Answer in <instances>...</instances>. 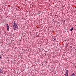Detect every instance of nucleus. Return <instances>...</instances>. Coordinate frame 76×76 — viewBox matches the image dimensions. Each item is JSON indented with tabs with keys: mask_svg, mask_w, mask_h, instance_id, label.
I'll return each mask as SVG.
<instances>
[{
	"mask_svg": "<svg viewBox=\"0 0 76 76\" xmlns=\"http://www.w3.org/2000/svg\"><path fill=\"white\" fill-rule=\"evenodd\" d=\"M14 25L13 26V29L15 30H16L18 29V25L15 22L13 23Z\"/></svg>",
	"mask_w": 76,
	"mask_h": 76,
	"instance_id": "f257e3e1",
	"label": "nucleus"
},
{
	"mask_svg": "<svg viewBox=\"0 0 76 76\" xmlns=\"http://www.w3.org/2000/svg\"><path fill=\"white\" fill-rule=\"evenodd\" d=\"M68 70L66 69V73L65 74V76H68Z\"/></svg>",
	"mask_w": 76,
	"mask_h": 76,
	"instance_id": "f03ea898",
	"label": "nucleus"
},
{
	"mask_svg": "<svg viewBox=\"0 0 76 76\" xmlns=\"http://www.w3.org/2000/svg\"><path fill=\"white\" fill-rule=\"evenodd\" d=\"M7 31H9V25H8V24H7Z\"/></svg>",
	"mask_w": 76,
	"mask_h": 76,
	"instance_id": "7ed1b4c3",
	"label": "nucleus"
},
{
	"mask_svg": "<svg viewBox=\"0 0 76 76\" xmlns=\"http://www.w3.org/2000/svg\"><path fill=\"white\" fill-rule=\"evenodd\" d=\"M2 73H3V71H2V70L0 68V74Z\"/></svg>",
	"mask_w": 76,
	"mask_h": 76,
	"instance_id": "20e7f679",
	"label": "nucleus"
},
{
	"mask_svg": "<svg viewBox=\"0 0 76 76\" xmlns=\"http://www.w3.org/2000/svg\"><path fill=\"white\" fill-rule=\"evenodd\" d=\"M68 45H68V44H67V43H66V48H67V47H68Z\"/></svg>",
	"mask_w": 76,
	"mask_h": 76,
	"instance_id": "39448f33",
	"label": "nucleus"
},
{
	"mask_svg": "<svg viewBox=\"0 0 76 76\" xmlns=\"http://www.w3.org/2000/svg\"><path fill=\"white\" fill-rule=\"evenodd\" d=\"M70 31H73V28L72 27L71 29H70Z\"/></svg>",
	"mask_w": 76,
	"mask_h": 76,
	"instance_id": "423d86ee",
	"label": "nucleus"
},
{
	"mask_svg": "<svg viewBox=\"0 0 76 76\" xmlns=\"http://www.w3.org/2000/svg\"><path fill=\"white\" fill-rule=\"evenodd\" d=\"M70 76H75V74L73 73Z\"/></svg>",
	"mask_w": 76,
	"mask_h": 76,
	"instance_id": "0eeeda50",
	"label": "nucleus"
},
{
	"mask_svg": "<svg viewBox=\"0 0 76 76\" xmlns=\"http://www.w3.org/2000/svg\"><path fill=\"white\" fill-rule=\"evenodd\" d=\"M54 39V40H56V39Z\"/></svg>",
	"mask_w": 76,
	"mask_h": 76,
	"instance_id": "6e6552de",
	"label": "nucleus"
},
{
	"mask_svg": "<svg viewBox=\"0 0 76 76\" xmlns=\"http://www.w3.org/2000/svg\"><path fill=\"white\" fill-rule=\"evenodd\" d=\"M1 58V56L0 55V59Z\"/></svg>",
	"mask_w": 76,
	"mask_h": 76,
	"instance_id": "1a4fd4ad",
	"label": "nucleus"
}]
</instances>
